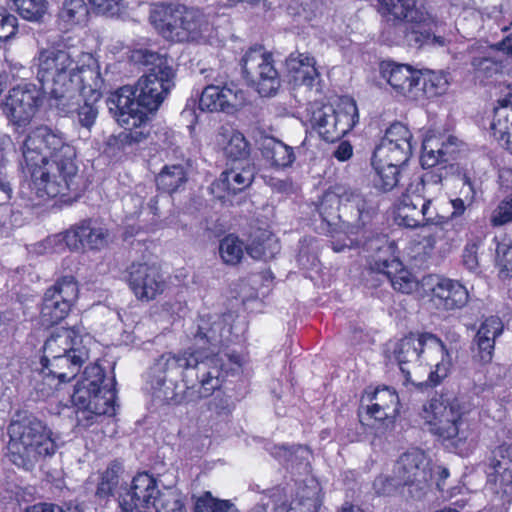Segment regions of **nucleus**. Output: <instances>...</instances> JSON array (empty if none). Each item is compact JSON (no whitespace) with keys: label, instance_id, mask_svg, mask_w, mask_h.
I'll return each instance as SVG.
<instances>
[{"label":"nucleus","instance_id":"22","mask_svg":"<svg viewBox=\"0 0 512 512\" xmlns=\"http://www.w3.org/2000/svg\"><path fill=\"white\" fill-rule=\"evenodd\" d=\"M89 59L88 64L79 65L77 71H74L73 82L75 83V95L72 102L71 108L67 111H58L59 114L67 116L75 110L78 104V98L89 97L93 101H100L103 92L106 88L105 80L100 72V67L97 61L92 58L90 54L87 55Z\"/></svg>","mask_w":512,"mask_h":512},{"label":"nucleus","instance_id":"31","mask_svg":"<svg viewBox=\"0 0 512 512\" xmlns=\"http://www.w3.org/2000/svg\"><path fill=\"white\" fill-rule=\"evenodd\" d=\"M106 375L104 369L98 364H90L85 367L81 379L76 383L71 400L84 404L86 398H94V395H104L106 389H115V378L111 379V385L104 384Z\"/></svg>","mask_w":512,"mask_h":512},{"label":"nucleus","instance_id":"7","mask_svg":"<svg viewBox=\"0 0 512 512\" xmlns=\"http://www.w3.org/2000/svg\"><path fill=\"white\" fill-rule=\"evenodd\" d=\"M393 358L398 363L406 380L410 371L407 364L429 365L434 367L420 387H436L448 376L451 368V356L444 342L430 332L409 333L394 344Z\"/></svg>","mask_w":512,"mask_h":512},{"label":"nucleus","instance_id":"11","mask_svg":"<svg viewBox=\"0 0 512 512\" xmlns=\"http://www.w3.org/2000/svg\"><path fill=\"white\" fill-rule=\"evenodd\" d=\"M424 418L430 426V432L442 442L455 449L466 442L470 436L467 424L463 420L464 410L459 400L432 398L424 405Z\"/></svg>","mask_w":512,"mask_h":512},{"label":"nucleus","instance_id":"8","mask_svg":"<svg viewBox=\"0 0 512 512\" xmlns=\"http://www.w3.org/2000/svg\"><path fill=\"white\" fill-rule=\"evenodd\" d=\"M36 77L42 90L49 95L51 107L57 111H67L75 95L74 71L78 62L66 47H48L39 50L37 57Z\"/></svg>","mask_w":512,"mask_h":512},{"label":"nucleus","instance_id":"17","mask_svg":"<svg viewBox=\"0 0 512 512\" xmlns=\"http://www.w3.org/2000/svg\"><path fill=\"white\" fill-rule=\"evenodd\" d=\"M394 474L399 484L413 488L414 496L421 498L432 478L430 460L420 449L409 450L397 460L394 466Z\"/></svg>","mask_w":512,"mask_h":512},{"label":"nucleus","instance_id":"50","mask_svg":"<svg viewBox=\"0 0 512 512\" xmlns=\"http://www.w3.org/2000/svg\"><path fill=\"white\" fill-rule=\"evenodd\" d=\"M245 246L243 242L232 234L227 235L220 241V256L226 264L236 265L244 256Z\"/></svg>","mask_w":512,"mask_h":512},{"label":"nucleus","instance_id":"45","mask_svg":"<svg viewBox=\"0 0 512 512\" xmlns=\"http://www.w3.org/2000/svg\"><path fill=\"white\" fill-rule=\"evenodd\" d=\"M459 143L458 138L451 135L440 146L436 143V140L427 139L423 142V152L433 150L437 160H445V163L452 167L451 161L456 159V155L459 152Z\"/></svg>","mask_w":512,"mask_h":512},{"label":"nucleus","instance_id":"52","mask_svg":"<svg viewBox=\"0 0 512 512\" xmlns=\"http://www.w3.org/2000/svg\"><path fill=\"white\" fill-rule=\"evenodd\" d=\"M224 377V369L222 368V375L220 377L221 384L219 388H216L212 394H214L213 398L208 403V410L211 412L212 415H215L217 418L226 419L228 418L233 409H234V403L231 400L230 396L226 395L221 391L222 382Z\"/></svg>","mask_w":512,"mask_h":512},{"label":"nucleus","instance_id":"35","mask_svg":"<svg viewBox=\"0 0 512 512\" xmlns=\"http://www.w3.org/2000/svg\"><path fill=\"white\" fill-rule=\"evenodd\" d=\"M462 186L459 190V196L451 200L452 212L450 219L462 216L466 209L470 208L481 194V181L465 170L461 175Z\"/></svg>","mask_w":512,"mask_h":512},{"label":"nucleus","instance_id":"51","mask_svg":"<svg viewBox=\"0 0 512 512\" xmlns=\"http://www.w3.org/2000/svg\"><path fill=\"white\" fill-rule=\"evenodd\" d=\"M121 465L113 463L109 465L106 470L101 474L100 482L98 483L96 496L101 499H107L114 494L115 489L119 484V473Z\"/></svg>","mask_w":512,"mask_h":512},{"label":"nucleus","instance_id":"57","mask_svg":"<svg viewBox=\"0 0 512 512\" xmlns=\"http://www.w3.org/2000/svg\"><path fill=\"white\" fill-rule=\"evenodd\" d=\"M66 246V231L48 236L44 240L32 245L31 252L38 255L62 252Z\"/></svg>","mask_w":512,"mask_h":512},{"label":"nucleus","instance_id":"59","mask_svg":"<svg viewBox=\"0 0 512 512\" xmlns=\"http://www.w3.org/2000/svg\"><path fill=\"white\" fill-rule=\"evenodd\" d=\"M471 65L477 73L485 77H491L497 74L501 68L498 61L485 53L474 56L471 60Z\"/></svg>","mask_w":512,"mask_h":512},{"label":"nucleus","instance_id":"54","mask_svg":"<svg viewBox=\"0 0 512 512\" xmlns=\"http://www.w3.org/2000/svg\"><path fill=\"white\" fill-rule=\"evenodd\" d=\"M412 138V133L406 125L400 122H394L386 129L385 134L380 141L399 146L401 144V146L407 147V145L413 146Z\"/></svg>","mask_w":512,"mask_h":512},{"label":"nucleus","instance_id":"53","mask_svg":"<svg viewBox=\"0 0 512 512\" xmlns=\"http://www.w3.org/2000/svg\"><path fill=\"white\" fill-rule=\"evenodd\" d=\"M83 104H78L75 107L73 112H76L77 123L81 128L86 129L88 132L91 131L92 127L95 125L99 109L97 103L99 101H93L89 97H82Z\"/></svg>","mask_w":512,"mask_h":512},{"label":"nucleus","instance_id":"3","mask_svg":"<svg viewBox=\"0 0 512 512\" xmlns=\"http://www.w3.org/2000/svg\"><path fill=\"white\" fill-rule=\"evenodd\" d=\"M377 11L385 21L381 37L388 45L427 50L451 42L427 0H377Z\"/></svg>","mask_w":512,"mask_h":512},{"label":"nucleus","instance_id":"4","mask_svg":"<svg viewBox=\"0 0 512 512\" xmlns=\"http://www.w3.org/2000/svg\"><path fill=\"white\" fill-rule=\"evenodd\" d=\"M134 62L146 67V72L135 85H125L107 99L109 111L135 110L155 113L174 87L175 70L172 59L149 49H138L132 54Z\"/></svg>","mask_w":512,"mask_h":512},{"label":"nucleus","instance_id":"33","mask_svg":"<svg viewBox=\"0 0 512 512\" xmlns=\"http://www.w3.org/2000/svg\"><path fill=\"white\" fill-rule=\"evenodd\" d=\"M81 342L74 329H64L60 333L52 334L44 343L40 363H47L51 359L66 356L76 351L77 348H86Z\"/></svg>","mask_w":512,"mask_h":512},{"label":"nucleus","instance_id":"41","mask_svg":"<svg viewBox=\"0 0 512 512\" xmlns=\"http://www.w3.org/2000/svg\"><path fill=\"white\" fill-rule=\"evenodd\" d=\"M413 153V146L403 147L391 143L379 141L375 146L371 163L395 164L404 166L408 163Z\"/></svg>","mask_w":512,"mask_h":512},{"label":"nucleus","instance_id":"60","mask_svg":"<svg viewBox=\"0 0 512 512\" xmlns=\"http://www.w3.org/2000/svg\"><path fill=\"white\" fill-rule=\"evenodd\" d=\"M490 222L494 227L512 222V194L503 199L493 210Z\"/></svg>","mask_w":512,"mask_h":512},{"label":"nucleus","instance_id":"38","mask_svg":"<svg viewBox=\"0 0 512 512\" xmlns=\"http://www.w3.org/2000/svg\"><path fill=\"white\" fill-rule=\"evenodd\" d=\"M279 244L271 232L257 229L251 233L245 246L246 253L254 260L267 261L279 252Z\"/></svg>","mask_w":512,"mask_h":512},{"label":"nucleus","instance_id":"43","mask_svg":"<svg viewBox=\"0 0 512 512\" xmlns=\"http://www.w3.org/2000/svg\"><path fill=\"white\" fill-rule=\"evenodd\" d=\"M424 197L405 195L398 207L397 220L399 225L416 228L422 225V205Z\"/></svg>","mask_w":512,"mask_h":512},{"label":"nucleus","instance_id":"23","mask_svg":"<svg viewBox=\"0 0 512 512\" xmlns=\"http://www.w3.org/2000/svg\"><path fill=\"white\" fill-rule=\"evenodd\" d=\"M224 323L217 314H200L192 328L191 334L197 349L203 356L217 357L223 366V360L216 350L222 345Z\"/></svg>","mask_w":512,"mask_h":512},{"label":"nucleus","instance_id":"34","mask_svg":"<svg viewBox=\"0 0 512 512\" xmlns=\"http://www.w3.org/2000/svg\"><path fill=\"white\" fill-rule=\"evenodd\" d=\"M378 270L389 280L392 287L401 293L410 294L418 287L416 277L404 268L399 259L383 260L378 263Z\"/></svg>","mask_w":512,"mask_h":512},{"label":"nucleus","instance_id":"56","mask_svg":"<svg viewBox=\"0 0 512 512\" xmlns=\"http://www.w3.org/2000/svg\"><path fill=\"white\" fill-rule=\"evenodd\" d=\"M496 266L501 280L512 278V243H498L496 247Z\"/></svg>","mask_w":512,"mask_h":512},{"label":"nucleus","instance_id":"24","mask_svg":"<svg viewBox=\"0 0 512 512\" xmlns=\"http://www.w3.org/2000/svg\"><path fill=\"white\" fill-rule=\"evenodd\" d=\"M422 285L429 287L433 299L447 311L462 309L469 301L467 288L457 280L427 275L422 279Z\"/></svg>","mask_w":512,"mask_h":512},{"label":"nucleus","instance_id":"21","mask_svg":"<svg viewBox=\"0 0 512 512\" xmlns=\"http://www.w3.org/2000/svg\"><path fill=\"white\" fill-rule=\"evenodd\" d=\"M361 401L367 402V414L380 422L385 429L392 428L399 415L400 402L397 392L387 386L365 389Z\"/></svg>","mask_w":512,"mask_h":512},{"label":"nucleus","instance_id":"28","mask_svg":"<svg viewBox=\"0 0 512 512\" xmlns=\"http://www.w3.org/2000/svg\"><path fill=\"white\" fill-rule=\"evenodd\" d=\"M89 359L87 348H77L73 353L54 358L41 364V373L45 378L57 379L58 383H67L79 373L83 364Z\"/></svg>","mask_w":512,"mask_h":512},{"label":"nucleus","instance_id":"1","mask_svg":"<svg viewBox=\"0 0 512 512\" xmlns=\"http://www.w3.org/2000/svg\"><path fill=\"white\" fill-rule=\"evenodd\" d=\"M21 150L31 170L29 187L35 198L66 196L77 190L76 150L60 130L36 127L26 135Z\"/></svg>","mask_w":512,"mask_h":512},{"label":"nucleus","instance_id":"20","mask_svg":"<svg viewBox=\"0 0 512 512\" xmlns=\"http://www.w3.org/2000/svg\"><path fill=\"white\" fill-rule=\"evenodd\" d=\"M127 283L138 300L147 302L163 293L166 287V282L156 266L140 262H133L127 268Z\"/></svg>","mask_w":512,"mask_h":512},{"label":"nucleus","instance_id":"12","mask_svg":"<svg viewBox=\"0 0 512 512\" xmlns=\"http://www.w3.org/2000/svg\"><path fill=\"white\" fill-rule=\"evenodd\" d=\"M309 113L312 129L326 142L340 140L359 121L358 108L353 100L344 103L337 110L331 105L314 104Z\"/></svg>","mask_w":512,"mask_h":512},{"label":"nucleus","instance_id":"32","mask_svg":"<svg viewBox=\"0 0 512 512\" xmlns=\"http://www.w3.org/2000/svg\"><path fill=\"white\" fill-rule=\"evenodd\" d=\"M315 64L313 56L299 51L290 53L285 60L286 69L294 81L311 89L320 83V73Z\"/></svg>","mask_w":512,"mask_h":512},{"label":"nucleus","instance_id":"14","mask_svg":"<svg viewBox=\"0 0 512 512\" xmlns=\"http://www.w3.org/2000/svg\"><path fill=\"white\" fill-rule=\"evenodd\" d=\"M244 77L262 97L275 96L281 87V78L274 66L272 54L261 45L249 48L241 59Z\"/></svg>","mask_w":512,"mask_h":512},{"label":"nucleus","instance_id":"25","mask_svg":"<svg viewBox=\"0 0 512 512\" xmlns=\"http://www.w3.org/2000/svg\"><path fill=\"white\" fill-rule=\"evenodd\" d=\"M108 230L92 219H85L66 230V246L69 250L85 248L99 250L107 245Z\"/></svg>","mask_w":512,"mask_h":512},{"label":"nucleus","instance_id":"49","mask_svg":"<svg viewBox=\"0 0 512 512\" xmlns=\"http://www.w3.org/2000/svg\"><path fill=\"white\" fill-rule=\"evenodd\" d=\"M47 0H14L19 15L30 22L41 23L47 13Z\"/></svg>","mask_w":512,"mask_h":512},{"label":"nucleus","instance_id":"30","mask_svg":"<svg viewBox=\"0 0 512 512\" xmlns=\"http://www.w3.org/2000/svg\"><path fill=\"white\" fill-rule=\"evenodd\" d=\"M254 179V168L249 165L230 168L223 171L219 178L212 182L209 189L215 198L225 201L230 194L235 195L250 186Z\"/></svg>","mask_w":512,"mask_h":512},{"label":"nucleus","instance_id":"9","mask_svg":"<svg viewBox=\"0 0 512 512\" xmlns=\"http://www.w3.org/2000/svg\"><path fill=\"white\" fill-rule=\"evenodd\" d=\"M149 20L160 35L175 42L195 41L209 25L199 9L183 5H156L150 11Z\"/></svg>","mask_w":512,"mask_h":512},{"label":"nucleus","instance_id":"2","mask_svg":"<svg viewBox=\"0 0 512 512\" xmlns=\"http://www.w3.org/2000/svg\"><path fill=\"white\" fill-rule=\"evenodd\" d=\"M222 366L217 357L203 356L200 351L165 352L150 368L147 383L153 397L165 404L178 405L186 398L174 392V380L181 377L187 391L199 384L197 398H207L221 384Z\"/></svg>","mask_w":512,"mask_h":512},{"label":"nucleus","instance_id":"27","mask_svg":"<svg viewBox=\"0 0 512 512\" xmlns=\"http://www.w3.org/2000/svg\"><path fill=\"white\" fill-rule=\"evenodd\" d=\"M504 324L498 316L485 318L472 341L473 358L481 364L492 361L496 340L503 334Z\"/></svg>","mask_w":512,"mask_h":512},{"label":"nucleus","instance_id":"58","mask_svg":"<svg viewBox=\"0 0 512 512\" xmlns=\"http://www.w3.org/2000/svg\"><path fill=\"white\" fill-rule=\"evenodd\" d=\"M96 13L106 17H118L125 8V0H88Z\"/></svg>","mask_w":512,"mask_h":512},{"label":"nucleus","instance_id":"64","mask_svg":"<svg viewBox=\"0 0 512 512\" xmlns=\"http://www.w3.org/2000/svg\"><path fill=\"white\" fill-rule=\"evenodd\" d=\"M478 244L467 243L463 249L462 262L463 265L471 272H478L479 260H478Z\"/></svg>","mask_w":512,"mask_h":512},{"label":"nucleus","instance_id":"39","mask_svg":"<svg viewBox=\"0 0 512 512\" xmlns=\"http://www.w3.org/2000/svg\"><path fill=\"white\" fill-rule=\"evenodd\" d=\"M89 8L84 0H63L58 14L57 24L62 31H70L86 23Z\"/></svg>","mask_w":512,"mask_h":512},{"label":"nucleus","instance_id":"48","mask_svg":"<svg viewBox=\"0 0 512 512\" xmlns=\"http://www.w3.org/2000/svg\"><path fill=\"white\" fill-rule=\"evenodd\" d=\"M322 499L317 487L303 489L287 512H320Z\"/></svg>","mask_w":512,"mask_h":512},{"label":"nucleus","instance_id":"10","mask_svg":"<svg viewBox=\"0 0 512 512\" xmlns=\"http://www.w3.org/2000/svg\"><path fill=\"white\" fill-rule=\"evenodd\" d=\"M119 507L132 512L140 505L155 512H186L181 493L172 487L159 489L157 480L147 472L134 476L131 486L119 495Z\"/></svg>","mask_w":512,"mask_h":512},{"label":"nucleus","instance_id":"62","mask_svg":"<svg viewBox=\"0 0 512 512\" xmlns=\"http://www.w3.org/2000/svg\"><path fill=\"white\" fill-rule=\"evenodd\" d=\"M25 512H84L82 507L73 502H67L63 505L54 503H37L29 506Z\"/></svg>","mask_w":512,"mask_h":512},{"label":"nucleus","instance_id":"26","mask_svg":"<svg viewBox=\"0 0 512 512\" xmlns=\"http://www.w3.org/2000/svg\"><path fill=\"white\" fill-rule=\"evenodd\" d=\"M380 75L398 94L407 96L419 89L421 71L414 69L408 64H400L391 60L382 61L379 65Z\"/></svg>","mask_w":512,"mask_h":512},{"label":"nucleus","instance_id":"18","mask_svg":"<svg viewBox=\"0 0 512 512\" xmlns=\"http://www.w3.org/2000/svg\"><path fill=\"white\" fill-rule=\"evenodd\" d=\"M124 131L117 136H112L108 144L119 150L138 145L147 140L151 133L150 118L145 112L135 110L109 111Z\"/></svg>","mask_w":512,"mask_h":512},{"label":"nucleus","instance_id":"42","mask_svg":"<svg viewBox=\"0 0 512 512\" xmlns=\"http://www.w3.org/2000/svg\"><path fill=\"white\" fill-rule=\"evenodd\" d=\"M187 180V171L183 165H165L156 176V185L158 190L172 194L184 188Z\"/></svg>","mask_w":512,"mask_h":512},{"label":"nucleus","instance_id":"15","mask_svg":"<svg viewBox=\"0 0 512 512\" xmlns=\"http://www.w3.org/2000/svg\"><path fill=\"white\" fill-rule=\"evenodd\" d=\"M43 102L42 87L27 83L8 91L0 107L7 120L17 127L27 126Z\"/></svg>","mask_w":512,"mask_h":512},{"label":"nucleus","instance_id":"44","mask_svg":"<svg viewBox=\"0 0 512 512\" xmlns=\"http://www.w3.org/2000/svg\"><path fill=\"white\" fill-rule=\"evenodd\" d=\"M448 84L447 75L443 71H421L419 89L415 92L422 91L426 97L432 98L444 94Z\"/></svg>","mask_w":512,"mask_h":512},{"label":"nucleus","instance_id":"19","mask_svg":"<svg viewBox=\"0 0 512 512\" xmlns=\"http://www.w3.org/2000/svg\"><path fill=\"white\" fill-rule=\"evenodd\" d=\"M244 103L245 92L238 84L215 80L214 83L204 87L199 99V109L232 113Z\"/></svg>","mask_w":512,"mask_h":512},{"label":"nucleus","instance_id":"61","mask_svg":"<svg viewBox=\"0 0 512 512\" xmlns=\"http://www.w3.org/2000/svg\"><path fill=\"white\" fill-rule=\"evenodd\" d=\"M18 29V20L16 16L8 13L6 10L0 12V43L12 39Z\"/></svg>","mask_w":512,"mask_h":512},{"label":"nucleus","instance_id":"63","mask_svg":"<svg viewBox=\"0 0 512 512\" xmlns=\"http://www.w3.org/2000/svg\"><path fill=\"white\" fill-rule=\"evenodd\" d=\"M421 216L422 225H442L448 222V218L438 214L430 199L424 198Z\"/></svg>","mask_w":512,"mask_h":512},{"label":"nucleus","instance_id":"40","mask_svg":"<svg viewBox=\"0 0 512 512\" xmlns=\"http://www.w3.org/2000/svg\"><path fill=\"white\" fill-rule=\"evenodd\" d=\"M260 151L262 157L277 168H287L295 161L293 148L274 137L264 138Z\"/></svg>","mask_w":512,"mask_h":512},{"label":"nucleus","instance_id":"36","mask_svg":"<svg viewBox=\"0 0 512 512\" xmlns=\"http://www.w3.org/2000/svg\"><path fill=\"white\" fill-rule=\"evenodd\" d=\"M420 162L425 172L419 178L416 192H423L426 186L441 184L452 169L445 163V160H437L433 150L422 152Z\"/></svg>","mask_w":512,"mask_h":512},{"label":"nucleus","instance_id":"13","mask_svg":"<svg viewBox=\"0 0 512 512\" xmlns=\"http://www.w3.org/2000/svg\"><path fill=\"white\" fill-rule=\"evenodd\" d=\"M486 491L496 510L502 512L512 501V442L496 447L486 468Z\"/></svg>","mask_w":512,"mask_h":512},{"label":"nucleus","instance_id":"16","mask_svg":"<svg viewBox=\"0 0 512 512\" xmlns=\"http://www.w3.org/2000/svg\"><path fill=\"white\" fill-rule=\"evenodd\" d=\"M78 291V285L73 276H64L47 288L42 299L41 324L51 327L63 321L76 301Z\"/></svg>","mask_w":512,"mask_h":512},{"label":"nucleus","instance_id":"55","mask_svg":"<svg viewBox=\"0 0 512 512\" xmlns=\"http://www.w3.org/2000/svg\"><path fill=\"white\" fill-rule=\"evenodd\" d=\"M234 505L229 500H219L205 492L195 502L194 512H233Z\"/></svg>","mask_w":512,"mask_h":512},{"label":"nucleus","instance_id":"37","mask_svg":"<svg viewBox=\"0 0 512 512\" xmlns=\"http://www.w3.org/2000/svg\"><path fill=\"white\" fill-rule=\"evenodd\" d=\"M507 94L497 101L494 108V118L491 123V130L499 140H505L509 148V136L512 131V87L508 88Z\"/></svg>","mask_w":512,"mask_h":512},{"label":"nucleus","instance_id":"6","mask_svg":"<svg viewBox=\"0 0 512 512\" xmlns=\"http://www.w3.org/2000/svg\"><path fill=\"white\" fill-rule=\"evenodd\" d=\"M9 441L4 457L25 471H32L41 459L52 457L58 445L52 431L31 413H18L7 428Z\"/></svg>","mask_w":512,"mask_h":512},{"label":"nucleus","instance_id":"29","mask_svg":"<svg viewBox=\"0 0 512 512\" xmlns=\"http://www.w3.org/2000/svg\"><path fill=\"white\" fill-rule=\"evenodd\" d=\"M115 399L116 391L106 389L104 395H94V398H86L84 404L72 401L76 407L77 425L88 428L96 422L98 417L113 416L115 414Z\"/></svg>","mask_w":512,"mask_h":512},{"label":"nucleus","instance_id":"5","mask_svg":"<svg viewBox=\"0 0 512 512\" xmlns=\"http://www.w3.org/2000/svg\"><path fill=\"white\" fill-rule=\"evenodd\" d=\"M328 204H337L342 214L350 213L352 221L343 223V237L341 234L333 236L331 248L335 252H342L346 248L363 247L373 249V241L382 243L384 238L373 228V219L378 214L377 202L368 195L344 185H335L327 191L318 206L320 215L324 214Z\"/></svg>","mask_w":512,"mask_h":512},{"label":"nucleus","instance_id":"47","mask_svg":"<svg viewBox=\"0 0 512 512\" xmlns=\"http://www.w3.org/2000/svg\"><path fill=\"white\" fill-rule=\"evenodd\" d=\"M224 154L231 163L246 161L250 155V144L241 132L234 131L224 147Z\"/></svg>","mask_w":512,"mask_h":512},{"label":"nucleus","instance_id":"46","mask_svg":"<svg viewBox=\"0 0 512 512\" xmlns=\"http://www.w3.org/2000/svg\"><path fill=\"white\" fill-rule=\"evenodd\" d=\"M378 179H375V186L383 192H389L398 186L400 173L403 166L395 164L371 163Z\"/></svg>","mask_w":512,"mask_h":512}]
</instances>
